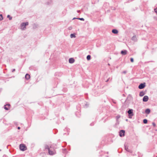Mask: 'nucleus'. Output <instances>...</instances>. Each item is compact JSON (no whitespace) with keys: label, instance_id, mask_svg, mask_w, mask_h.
Listing matches in <instances>:
<instances>
[{"label":"nucleus","instance_id":"nucleus-1","mask_svg":"<svg viewBox=\"0 0 157 157\" xmlns=\"http://www.w3.org/2000/svg\"><path fill=\"white\" fill-rule=\"evenodd\" d=\"M45 150L48 151L49 155H53L56 154V151L55 149L51 147H49L47 145H45L44 146Z\"/></svg>","mask_w":157,"mask_h":157},{"label":"nucleus","instance_id":"nucleus-2","mask_svg":"<svg viewBox=\"0 0 157 157\" xmlns=\"http://www.w3.org/2000/svg\"><path fill=\"white\" fill-rule=\"evenodd\" d=\"M128 114V117L130 118H131L132 116L133 115V110L132 109H129L127 111Z\"/></svg>","mask_w":157,"mask_h":157},{"label":"nucleus","instance_id":"nucleus-3","mask_svg":"<svg viewBox=\"0 0 157 157\" xmlns=\"http://www.w3.org/2000/svg\"><path fill=\"white\" fill-rule=\"evenodd\" d=\"M20 149L22 151H25L26 149L25 145L23 144H21L20 145Z\"/></svg>","mask_w":157,"mask_h":157},{"label":"nucleus","instance_id":"nucleus-4","mask_svg":"<svg viewBox=\"0 0 157 157\" xmlns=\"http://www.w3.org/2000/svg\"><path fill=\"white\" fill-rule=\"evenodd\" d=\"M29 25V23L28 22H23L21 24V27L22 28V29L24 30L25 29V26L27 25Z\"/></svg>","mask_w":157,"mask_h":157},{"label":"nucleus","instance_id":"nucleus-5","mask_svg":"<svg viewBox=\"0 0 157 157\" xmlns=\"http://www.w3.org/2000/svg\"><path fill=\"white\" fill-rule=\"evenodd\" d=\"M125 131L124 130H121L119 132V135L120 137H122L125 135Z\"/></svg>","mask_w":157,"mask_h":157},{"label":"nucleus","instance_id":"nucleus-6","mask_svg":"<svg viewBox=\"0 0 157 157\" xmlns=\"http://www.w3.org/2000/svg\"><path fill=\"white\" fill-rule=\"evenodd\" d=\"M145 86V83L144 82V83H141L138 86V88L139 89H143Z\"/></svg>","mask_w":157,"mask_h":157},{"label":"nucleus","instance_id":"nucleus-7","mask_svg":"<svg viewBox=\"0 0 157 157\" xmlns=\"http://www.w3.org/2000/svg\"><path fill=\"white\" fill-rule=\"evenodd\" d=\"M125 147V150L128 152L130 153H132V150L129 149L128 148V147L126 145L124 146Z\"/></svg>","mask_w":157,"mask_h":157},{"label":"nucleus","instance_id":"nucleus-8","mask_svg":"<svg viewBox=\"0 0 157 157\" xmlns=\"http://www.w3.org/2000/svg\"><path fill=\"white\" fill-rule=\"evenodd\" d=\"M149 99L148 97L147 96H145L143 98V101L144 102H147Z\"/></svg>","mask_w":157,"mask_h":157},{"label":"nucleus","instance_id":"nucleus-9","mask_svg":"<svg viewBox=\"0 0 157 157\" xmlns=\"http://www.w3.org/2000/svg\"><path fill=\"white\" fill-rule=\"evenodd\" d=\"M75 62V60L73 58H70L69 59V62L70 63H72Z\"/></svg>","mask_w":157,"mask_h":157},{"label":"nucleus","instance_id":"nucleus-10","mask_svg":"<svg viewBox=\"0 0 157 157\" xmlns=\"http://www.w3.org/2000/svg\"><path fill=\"white\" fill-rule=\"evenodd\" d=\"M127 53V51L126 50H122L121 52V53L123 55H124L126 54Z\"/></svg>","mask_w":157,"mask_h":157},{"label":"nucleus","instance_id":"nucleus-11","mask_svg":"<svg viewBox=\"0 0 157 157\" xmlns=\"http://www.w3.org/2000/svg\"><path fill=\"white\" fill-rule=\"evenodd\" d=\"M112 32L115 34H117L118 33V31L117 29H113L112 31Z\"/></svg>","mask_w":157,"mask_h":157},{"label":"nucleus","instance_id":"nucleus-12","mask_svg":"<svg viewBox=\"0 0 157 157\" xmlns=\"http://www.w3.org/2000/svg\"><path fill=\"white\" fill-rule=\"evenodd\" d=\"M25 77L26 79L28 80L30 78V75L29 74H26L25 75Z\"/></svg>","mask_w":157,"mask_h":157},{"label":"nucleus","instance_id":"nucleus-13","mask_svg":"<svg viewBox=\"0 0 157 157\" xmlns=\"http://www.w3.org/2000/svg\"><path fill=\"white\" fill-rule=\"evenodd\" d=\"M151 110L149 109H147L145 110V112L146 114H149Z\"/></svg>","mask_w":157,"mask_h":157},{"label":"nucleus","instance_id":"nucleus-14","mask_svg":"<svg viewBox=\"0 0 157 157\" xmlns=\"http://www.w3.org/2000/svg\"><path fill=\"white\" fill-rule=\"evenodd\" d=\"M132 40L134 41H136L137 40V38L136 36H134L132 38Z\"/></svg>","mask_w":157,"mask_h":157},{"label":"nucleus","instance_id":"nucleus-15","mask_svg":"<svg viewBox=\"0 0 157 157\" xmlns=\"http://www.w3.org/2000/svg\"><path fill=\"white\" fill-rule=\"evenodd\" d=\"M144 94V93L143 91H141L139 94V95L140 97H142L143 96Z\"/></svg>","mask_w":157,"mask_h":157},{"label":"nucleus","instance_id":"nucleus-16","mask_svg":"<svg viewBox=\"0 0 157 157\" xmlns=\"http://www.w3.org/2000/svg\"><path fill=\"white\" fill-rule=\"evenodd\" d=\"M48 1L47 2V4L48 5L51 4L52 3V0H48Z\"/></svg>","mask_w":157,"mask_h":157},{"label":"nucleus","instance_id":"nucleus-17","mask_svg":"<svg viewBox=\"0 0 157 157\" xmlns=\"http://www.w3.org/2000/svg\"><path fill=\"white\" fill-rule=\"evenodd\" d=\"M91 56L90 55H88L86 57V59L88 60H89L90 59Z\"/></svg>","mask_w":157,"mask_h":157},{"label":"nucleus","instance_id":"nucleus-18","mask_svg":"<svg viewBox=\"0 0 157 157\" xmlns=\"http://www.w3.org/2000/svg\"><path fill=\"white\" fill-rule=\"evenodd\" d=\"M70 37L71 38H75L76 37V36L74 34H71L70 35Z\"/></svg>","mask_w":157,"mask_h":157},{"label":"nucleus","instance_id":"nucleus-19","mask_svg":"<svg viewBox=\"0 0 157 157\" xmlns=\"http://www.w3.org/2000/svg\"><path fill=\"white\" fill-rule=\"evenodd\" d=\"M143 123L145 124H147V120L146 119H144L143 120Z\"/></svg>","mask_w":157,"mask_h":157},{"label":"nucleus","instance_id":"nucleus-20","mask_svg":"<svg viewBox=\"0 0 157 157\" xmlns=\"http://www.w3.org/2000/svg\"><path fill=\"white\" fill-rule=\"evenodd\" d=\"M7 17L9 18L10 20H11L12 19V17H11L10 15H8L7 16Z\"/></svg>","mask_w":157,"mask_h":157},{"label":"nucleus","instance_id":"nucleus-21","mask_svg":"<svg viewBox=\"0 0 157 157\" xmlns=\"http://www.w3.org/2000/svg\"><path fill=\"white\" fill-rule=\"evenodd\" d=\"M3 19V17L2 14H0V21L2 20Z\"/></svg>","mask_w":157,"mask_h":157},{"label":"nucleus","instance_id":"nucleus-22","mask_svg":"<svg viewBox=\"0 0 157 157\" xmlns=\"http://www.w3.org/2000/svg\"><path fill=\"white\" fill-rule=\"evenodd\" d=\"M78 19H79V20L82 21H84L85 20L83 18H78Z\"/></svg>","mask_w":157,"mask_h":157},{"label":"nucleus","instance_id":"nucleus-23","mask_svg":"<svg viewBox=\"0 0 157 157\" xmlns=\"http://www.w3.org/2000/svg\"><path fill=\"white\" fill-rule=\"evenodd\" d=\"M120 117V115H117L116 116V119L117 120H118V119H119Z\"/></svg>","mask_w":157,"mask_h":157},{"label":"nucleus","instance_id":"nucleus-24","mask_svg":"<svg viewBox=\"0 0 157 157\" xmlns=\"http://www.w3.org/2000/svg\"><path fill=\"white\" fill-rule=\"evenodd\" d=\"M154 10L155 12L157 14V7L155 8Z\"/></svg>","mask_w":157,"mask_h":157},{"label":"nucleus","instance_id":"nucleus-25","mask_svg":"<svg viewBox=\"0 0 157 157\" xmlns=\"http://www.w3.org/2000/svg\"><path fill=\"white\" fill-rule=\"evenodd\" d=\"M130 61L132 62H133L134 61V59H133L132 58H130Z\"/></svg>","mask_w":157,"mask_h":157},{"label":"nucleus","instance_id":"nucleus-26","mask_svg":"<svg viewBox=\"0 0 157 157\" xmlns=\"http://www.w3.org/2000/svg\"><path fill=\"white\" fill-rule=\"evenodd\" d=\"M152 124L154 127H155L156 126V124L154 122H153Z\"/></svg>","mask_w":157,"mask_h":157},{"label":"nucleus","instance_id":"nucleus-27","mask_svg":"<svg viewBox=\"0 0 157 157\" xmlns=\"http://www.w3.org/2000/svg\"><path fill=\"white\" fill-rule=\"evenodd\" d=\"M85 106L86 108H87L88 106V105L87 103H86L85 104Z\"/></svg>","mask_w":157,"mask_h":157},{"label":"nucleus","instance_id":"nucleus-28","mask_svg":"<svg viewBox=\"0 0 157 157\" xmlns=\"http://www.w3.org/2000/svg\"><path fill=\"white\" fill-rule=\"evenodd\" d=\"M4 109H5L6 110H8L9 109H8L7 107H6V106H5V107H4Z\"/></svg>","mask_w":157,"mask_h":157},{"label":"nucleus","instance_id":"nucleus-29","mask_svg":"<svg viewBox=\"0 0 157 157\" xmlns=\"http://www.w3.org/2000/svg\"><path fill=\"white\" fill-rule=\"evenodd\" d=\"M94 122H93L92 123H91L90 124V126H93L94 124Z\"/></svg>","mask_w":157,"mask_h":157},{"label":"nucleus","instance_id":"nucleus-30","mask_svg":"<svg viewBox=\"0 0 157 157\" xmlns=\"http://www.w3.org/2000/svg\"><path fill=\"white\" fill-rule=\"evenodd\" d=\"M127 72V71H123L122 72V73L124 74H125Z\"/></svg>","mask_w":157,"mask_h":157},{"label":"nucleus","instance_id":"nucleus-31","mask_svg":"<svg viewBox=\"0 0 157 157\" xmlns=\"http://www.w3.org/2000/svg\"><path fill=\"white\" fill-rule=\"evenodd\" d=\"M15 71V69H13L12 70V72H13L14 71Z\"/></svg>","mask_w":157,"mask_h":157},{"label":"nucleus","instance_id":"nucleus-32","mask_svg":"<svg viewBox=\"0 0 157 157\" xmlns=\"http://www.w3.org/2000/svg\"><path fill=\"white\" fill-rule=\"evenodd\" d=\"M154 18L155 20H157V17H154Z\"/></svg>","mask_w":157,"mask_h":157},{"label":"nucleus","instance_id":"nucleus-33","mask_svg":"<svg viewBox=\"0 0 157 157\" xmlns=\"http://www.w3.org/2000/svg\"><path fill=\"white\" fill-rule=\"evenodd\" d=\"M77 12L78 13H80V10H77Z\"/></svg>","mask_w":157,"mask_h":157},{"label":"nucleus","instance_id":"nucleus-34","mask_svg":"<svg viewBox=\"0 0 157 157\" xmlns=\"http://www.w3.org/2000/svg\"><path fill=\"white\" fill-rule=\"evenodd\" d=\"M78 18H76V17H74L73 18V19H72V20H74V19H78Z\"/></svg>","mask_w":157,"mask_h":157},{"label":"nucleus","instance_id":"nucleus-35","mask_svg":"<svg viewBox=\"0 0 157 157\" xmlns=\"http://www.w3.org/2000/svg\"><path fill=\"white\" fill-rule=\"evenodd\" d=\"M6 105H8V106H10V104H7ZM5 106H6V105H5Z\"/></svg>","mask_w":157,"mask_h":157},{"label":"nucleus","instance_id":"nucleus-36","mask_svg":"<svg viewBox=\"0 0 157 157\" xmlns=\"http://www.w3.org/2000/svg\"><path fill=\"white\" fill-rule=\"evenodd\" d=\"M20 128H20V127H17V129H20Z\"/></svg>","mask_w":157,"mask_h":157},{"label":"nucleus","instance_id":"nucleus-37","mask_svg":"<svg viewBox=\"0 0 157 157\" xmlns=\"http://www.w3.org/2000/svg\"><path fill=\"white\" fill-rule=\"evenodd\" d=\"M71 28H72L71 27H69V30H71Z\"/></svg>","mask_w":157,"mask_h":157},{"label":"nucleus","instance_id":"nucleus-38","mask_svg":"<svg viewBox=\"0 0 157 157\" xmlns=\"http://www.w3.org/2000/svg\"><path fill=\"white\" fill-rule=\"evenodd\" d=\"M109 80V79H107V80L106 81V82H108V81Z\"/></svg>","mask_w":157,"mask_h":157},{"label":"nucleus","instance_id":"nucleus-39","mask_svg":"<svg viewBox=\"0 0 157 157\" xmlns=\"http://www.w3.org/2000/svg\"><path fill=\"white\" fill-rule=\"evenodd\" d=\"M65 130H67V129L66 128L65 129Z\"/></svg>","mask_w":157,"mask_h":157},{"label":"nucleus","instance_id":"nucleus-40","mask_svg":"<svg viewBox=\"0 0 157 157\" xmlns=\"http://www.w3.org/2000/svg\"><path fill=\"white\" fill-rule=\"evenodd\" d=\"M1 151V149H0V151Z\"/></svg>","mask_w":157,"mask_h":157},{"label":"nucleus","instance_id":"nucleus-41","mask_svg":"<svg viewBox=\"0 0 157 157\" xmlns=\"http://www.w3.org/2000/svg\"><path fill=\"white\" fill-rule=\"evenodd\" d=\"M156 157H157V156H156Z\"/></svg>","mask_w":157,"mask_h":157}]
</instances>
